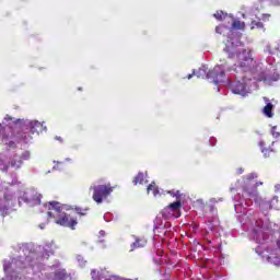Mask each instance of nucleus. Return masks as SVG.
I'll return each instance as SVG.
<instances>
[{"mask_svg": "<svg viewBox=\"0 0 280 280\" xmlns=\"http://www.w3.org/2000/svg\"><path fill=\"white\" fill-rule=\"evenodd\" d=\"M48 210L47 215L49 218H54L56 224L71 229V231H75V226H78V219L72 218L71 214H67V212L62 211L60 202L50 201L48 203Z\"/></svg>", "mask_w": 280, "mask_h": 280, "instance_id": "f257e3e1", "label": "nucleus"}, {"mask_svg": "<svg viewBox=\"0 0 280 280\" xmlns=\"http://www.w3.org/2000/svg\"><path fill=\"white\" fill-rule=\"evenodd\" d=\"M224 51L229 54V58L236 59L234 71H243V73H246L253 71L255 65H257V61L253 58V54L249 50L243 49L242 51H237V49H235L231 51L228 46Z\"/></svg>", "mask_w": 280, "mask_h": 280, "instance_id": "f03ea898", "label": "nucleus"}, {"mask_svg": "<svg viewBox=\"0 0 280 280\" xmlns=\"http://www.w3.org/2000/svg\"><path fill=\"white\" fill-rule=\"evenodd\" d=\"M225 69L226 66L224 65L215 66L212 70H209L207 66H202L194 72V75L201 78V80H205V78L213 80V82L218 84V82H222V80H224V77L226 75Z\"/></svg>", "mask_w": 280, "mask_h": 280, "instance_id": "7ed1b4c3", "label": "nucleus"}, {"mask_svg": "<svg viewBox=\"0 0 280 280\" xmlns=\"http://www.w3.org/2000/svg\"><path fill=\"white\" fill-rule=\"evenodd\" d=\"M90 191H93L92 199L97 205H102L113 191V186L110 184L105 185H94L90 187Z\"/></svg>", "mask_w": 280, "mask_h": 280, "instance_id": "20e7f679", "label": "nucleus"}, {"mask_svg": "<svg viewBox=\"0 0 280 280\" xmlns=\"http://www.w3.org/2000/svg\"><path fill=\"white\" fill-rule=\"evenodd\" d=\"M180 209H183V202H180V200H177L165 207L162 210V215L164 218H172V215H174L175 213H180Z\"/></svg>", "mask_w": 280, "mask_h": 280, "instance_id": "39448f33", "label": "nucleus"}, {"mask_svg": "<svg viewBox=\"0 0 280 280\" xmlns=\"http://www.w3.org/2000/svg\"><path fill=\"white\" fill-rule=\"evenodd\" d=\"M40 198H43V196L36 191L25 192L23 196V200L28 207H38V205H40Z\"/></svg>", "mask_w": 280, "mask_h": 280, "instance_id": "423d86ee", "label": "nucleus"}, {"mask_svg": "<svg viewBox=\"0 0 280 280\" xmlns=\"http://www.w3.org/2000/svg\"><path fill=\"white\" fill-rule=\"evenodd\" d=\"M147 245L148 238L144 236H138L136 237V241L130 245V253H132V250H137V248H145Z\"/></svg>", "mask_w": 280, "mask_h": 280, "instance_id": "0eeeda50", "label": "nucleus"}, {"mask_svg": "<svg viewBox=\"0 0 280 280\" xmlns=\"http://www.w3.org/2000/svg\"><path fill=\"white\" fill-rule=\"evenodd\" d=\"M231 91L235 95H242V94L246 93V85H244V83H242V82L233 83L231 86Z\"/></svg>", "mask_w": 280, "mask_h": 280, "instance_id": "6e6552de", "label": "nucleus"}, {"mask_svg": "<svg viewBox=\"0 0 280 280\" xmlns=\"http://www.w3.org/2000/svg\"><path fill=\"white\" fill-rule=\"evenodd\" d=\"M31 133L32 135H38L39 132H43L45 130V127H43V124L38 120L31 121Z\"/></svg>", "mask_w": 280, "mask_h": 280, "instance_id": "1a4fd4ad", "label": "nucleus"}, {"mask_svg": "<svg viewBox=\"0 0 280 280\" xmlns=\"http://www.w3.org/2000/svg\"><path fill=\"white\" fill-rule=\"evenodd\" d=\"M33 139L31 131L18 133V141H23V143H30Z\"/></svg>", "mask_w": 280, "mask_h": 280, "instance_id": "9d476101", "label": "nucleus"}, {"mask_svg": "<svg viewBox=\"0 0 280 280\" xmlns=\"http://www.w3.org/2000/svg\"><path fill=\"white\" fill-rule=\"evenodd\" d=\"M23 165V160L20 159L19 155H14L13 159L10 161V166L14 170H19Z\"/></svg>", "mask_w": 280, "mask_h": 280, "instance_id": "9b49d317", "label": "nucleus"}, {"mask_svg": "<svg viewBox=\"0 0 280 280\" xmlns=\"http://www.w3.org/2000/svg\"><path fill=\"white\" fill-rule=\"evenodd\" d=\"M143 183H145V174H143L142 172H139L132 180L133 185H143Z\"/></svg>", "mask_w": 280, "mask_h": 280, "instance_id": "f8f14e48", "label": "nucleus"}, {"mask_svg": "<svg viewBox=\"0 0 280 280\" xmlns=\"http://www.w3.org/2000/svg\"><path fill=\"white\" fill-rule=\"evenodd\" d=\"M68 277L69 276L67 275V270L61 269V270L55 271L54 280H67Z\"/></svg>", "mask_w": 280, "mask_h": 280, "instance_id": "ddd939ff", "label": "nucleus"}, {"mask_svg": "<svg viewBox=\"0 0 280 280\" xmlns=\"http://www.w3.org/2000/svg\"><path fill=\"white\" fill-rule=\"evenodd\" d=\"M232 28L233 30H246V23H244L240 20H234L232 23Z\"/></svg>", "mask_w": 280, "mask_h": 280, "instance_id": "4468645a", "label": "nucleus"}, {"mask_svg": "<svg viewBox=\"0 0 280 280\" xmlns=\"http://www.w3.org/2000/svg\"><path fill=\"white\" fill-rule=\"evenodd\" d=\"M272 108H275V105L272 103H268L265 107L262 113L266 115V117H272Z\"/></svg>", "mask_w": 280, "mask_h": 280, "instance_id": "2eb2a0df", "label": "nucleus"}, {"mask_svg": "<svg viewBox=\"0 0 280 280\" xmlns=\"http://www.w3.org/2000/svg\"><path fill=\"white\" fill-rule=\"evenodd\" d=\"M148 194L152 191L153 196H156L159 194V186H156V183L152 182L148 188H147Z\"/></svg>", "mask_w": 280, "mask_h": 280, "instance_id": "dca6fc26", "label": "nucleus"}, {"mask_svg": "<svg viewBox=\"0 0 280 280\" xmlns=\"http://www.w3.org/2000/svg\"><path fill=\"white\" fill-rule=\"evenodd\" d=\"M259 145L261 148V152H262L265 159H269L270 154H272V152H275L272 149L264 148V142H260Z\"/></svg>", "mask_w": 280, "mask_h": 280, "instance_id": "f3484780", "label": "nucleus"}, {"mask_svg": "<svg viewBox=\"0 0 280 280\" xmlns=\"http://www.w3.org/2000/svg\"><path fill=\"white\" fill-rule=\"evenodd\" d=\"M250 30H264V23L258 21H252Z\"/></svg>", "mask_w": 280, "mask_h": 280, "instance_id": "a211bd4d", "label": "nucleus"}, {"mask_svg": "<svg viewBox=\"0 0 280 280\" xmlns=\"http://www.w3.org/2000/svg\"><path fill=\"white\" fill-rule=\"evenodd\" d=\"M74 211L75 213H78V215H86V213L89 212V208L75 207Z\"/></svg>", "mask_w": 280, "mask_h": 280, "instance_id": "6ab92c4d", "label": "nucleus"}, {"mask_svg": "<svg viewBox=\"0 0 280 280\" xmlns=\"http://www.w3.org/2000/svg\"><path fill=\"white\" fill-rule=\"evenodd\" d=\"M214 18L217 19V21H223L226 18V15L224 14L223 11H217L214 13Z\"/></svg>", "mask_w": 280, "mask_h": 280, "instance_id": "aec40b11", "label": "nucleus"}, {"mask_svg": "<svg viewBox=\"0 0 280 280\" xmlns=\"http://www.w3.org/2000/svg\"><path fill=\"white\" fill-rule=\"evenodd\" d=\"M30 156H31L30 151H24V152L22 153V155L20 156V159H21L22 161H28Z\"/></svg>", "mask_w": 280, "mask_h": 280, "instance_id": "412c9836", "label": "nucleus"}, {"mask_svg": "<svg viewBox=\"0 0 280 280\" xmlns=\"http://www.w3.org/2000/svg\"><path fill=\"white\" fill-rule=\"evenodd\" d=\"M168 194L177 199L180 198V196H182L180 190H177V191L171 190V191H168Z\"/></svg>", "mask_w": 280, "mask_h": 280, "instance_id": "4be33fe9", "label": "nucleus"}, {"mask_svg": "<svg viewBox=\"0 0 280 280\" xmlns=\"http://www.w3.org/2000/svg\"><path fill=\"white\" fill-rule=\"evenodd\" d=\"M270 16H271V15H270L269 13H264V14L261 15V20L265 21V22H266V21H270Z\"/></svg>", "mask_w": 280, "mask_h": 280, "instance_id": "5701e85b", "label": "nucleus"}, {"mask_svg": "<svg viewBox=\"0 0 280 280\" xmlns=\"http://www.w3.org/2000/svg\"><path fill=\"white\" fill-rule=\"evenodd\" d=\"M8 148H10L11 150H14V149H16V143L14 141H10L8 143Z\"/></svg>", "mask_w": 280, "mask_h": 280, "instance_id": "b1692460", "label": "nucleus"}, {"mask_svg": "<svg viewBox=\"0 0 280 280\" xmlns=\"http://www.w3.org/2000/svg\"><path fill=\"white\" fill-rule=\"evenodd\" d=\"M257 176L255 174L247 175V180H253V178H256Z\"/></svg>", "mask_w": 280, "mask_h": 280, "instance_id": "393cba45", "label": "nucleus"}, {"mask_svg": "<svg viewBox=\"0 0 280 280\" xmlns=\"http://www.w3.org/2000/svg\"><path fill=\"white\" fill-rule=\"evenodd\" d=\"M215 32H217V34H222V32H220V26L215 27Z\"/></svg>", "mask_w": 280, "mask_h": 280, "instance_id": "a878e982", "label": "nucleus"}, {"mask_svg": "<svg viewBox=\"0 0 280 280\" xmlns=\"http://www.w3.org/2000/svg\"><path fill=\"white\" fill-rule=\"evenodd\" d=\"M273 137H280L279 132H273Z\"/></svg>", "mask_w": 280, "mask_h": 280, "instance_id": "bb28decb", "label": "nucleus"}, {"mask_svg": "<svg viewBox=\"0 0 280 280\" xmlns=\"http://www.w3.org/2000/svg\"><path fill=\"white\" fill-rule=\"evenodd\" d=\"M243 173H244V170L240 168L238 174H243Z\"/></svg>", "mask_w": 280, "mask_h": 280, "instance_id": "cd10ccee", "label": "nucleus"}, {"mask_svg": "<svg viewBox=\"0 0 280 280\" xmlns=\"http://www.w3.org/2000/svg\"><path fill=\"white\" fill-rule=\"evenodd\" d=\"M191 77H192V74H189V75H188V80H191Z\"/></svg>", "mask_w": 280, "mask_h": 280, "instance_id": "c85d7f7f", "label": "nucleus"}, {"mask_svg": "<svg viewBox=\"0 0 280 280\" xmlns=\"http://www.w3.org/2000/svg\"><path fill=\"white\" fill-rule=\"evenodd\" d=\"M175 218H180V213H178L177 215H175Z\"/></svg>", "mask_w": 280, "mask_h": 280, "instance_id": "c756f323", "label": "nucleus"}]
</instances>
